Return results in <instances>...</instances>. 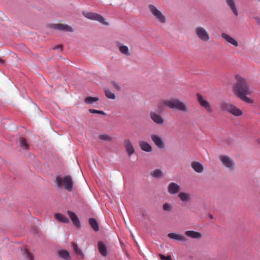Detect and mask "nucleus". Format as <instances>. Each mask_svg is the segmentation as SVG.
Instances as JSON below:
<instances>
[{
	"instance_id": "48",
	"label": "nucleus",
	"mask_w": 260,
	"mask_h": 260,
	"mask_svg": "<svg viewBox=\"0 0 260 260\" xmlns=\"http://www.w3.org/2000/svg\"><path fill=\"white\" fill-rule=\"evenodd\" d=\"M259 2H260V0H258Z\"/></svg>"
},
{
	"instance_id": "45",
	"label": "nucleus",
	"mask_w": 260,
	"mask_h": 260,
	"mask_svg": "<svg viewBox=\"0 0 260 260\" xmlns=\"http://www.w3.org/2000/svg\"><path fill=\"white\" fill-rule=\"evenodd\" d=\"M209 217L211 219H212L213 218V215L212 214H209Z\"/></svg>"
},
{
	"instance_id": "28",
	"label": "nucleus",
	"mask_w": 260,
	"mask_h": 260,
	"mask_svg": "<svg viewBox=\"0 0 260 260\" xmlns=\"http://www.w3.org/2000/svg\"><path fill=\"white\" fill-rule=\"evenodd\" d=\"M59 256L66 260H69L70 259V253L67 250H60L58 251Z\"/></svg>"
},
{
	"instance_id": "8",
	"label": "nucleus",
	"mask_w": 260,
	"mask_h": 260,
	"mask_svg": "<svg viewBox=\"0 0 260 260\" xmlns=\"http://www.w3.org/2000/svg\"><path fill=\"white\" fill-rule=\"evenodd\" d=\"M197 96L198 101L201 106L205 108L209 112L211 113L213 112V110L211 108L209 102L207 101L204 100L201 94L198 93L197 94Z\"/></svg>"
},
{
	"instance_id": "6",
	"label": "nucleus",
	"mask_w": 260,
	"mask_h": 260,
	"mask_svg": "<svg viewBox=\"0 0 260 260\" xmlns=\"http://www.w3.org/2000/svg\"><path fill=\"white\" fill-rule=\"evenodd\" d=\"M148 8L150 12L153 14L157 21L162 23L166 22V19L165 16L156 8L155 6L153 5H149L148 6Z\"/></svg>"
},
{
	"instance_id": "34",
	"label": "nucleus",
	"mask_w": 260,
	"mask_h": 260,
	"mask_svg": "<svg viewBox=\"0 0 260 260\" xmlns=\"http://www.w3.org/2000/svg\"><path fill=\"white\" fill-rule=\"evenodd\" d=\"M99 138L102 140L104 141H112V138L108 135H100L99 136Z\"/></svg>"
},
{
	"instance_id": "42",
	"label": "nucleus",
	"mask_w": 260,
	"mask_h": 260,
	"mask_svg": "<svg viewBox=\"0 0 260 260\" xmlns=\"http://www.w3.org/2000/svg\"><path fill=\"white\" fill-rule=\"evenodd\" d=\"M131 238H132L133 239V240H134V242H135V244H136V245L137 246H138V243H137V242L136 241V240L135 239L134 237V236H133V235L132 234V233H131Z\"/></svg>"
},
{
	"instance_id": "4",
	"label": "nucleus",
	"mask_w": 260,
	"mask_h": 260,
	"mask_svg": "<svg viewBox=\"0 0 260 260\" xmlns=\"http://www.w3.org/2000/svg\"><path fill=\"white\" fill-rule=\"evenodd\" d=\"M220 108L222 111H226L235 116H240L243 114L242 110L240 109L237 108L234 105L226 102H222L220 105Z\"/></svg>"
},
{
	"instance_id": "9",
	"label": "nucleus",
	"mask_w": 260,
	"mask_h": 260,
	"mask_svg": "<svg viewBox=\"0 0 260 260\" xmlns=\"http://www.w3.org/2000/svg\"><path fill=\"white\" fill-rule=\"evenodd\" d=\"M151 138L155 145V146L160 149H163L165 148V144L161 137L157 135H152Z\"/></svg>"
},
{
	"instance_id": "43",
	"label": "nucleus",
	"mask_w": 260,
	"mask_h": 260,
	"mask_svg": "<svg viewBox=\"0 0 260 260\" xmlns=\"http://www.w3.org/2000/svg\"><path fill=\"white\" fill-rule=\"evenodd\" d=\"M135 152V149L133 146L131 145V155Z\"/></svg>"
},
{
	"instance_id": "40",
	"label": "nucleus",
	"mask_w": 260,
	"mask_h": 260,
	"mask_svg": "<svg viewBox=\"0 0 260 260\" xmlns=\"http://www.w3.org/2000/svg\"><path fill=\"white\" fill-rule=\"evenodd\" d=\"M255 20L256 21L257 23L259 25H260V18L258 17H254Z\"/></svg>"
},
{
	"instance_id": "13",
	"label": "nucleus",
	"mask_w": 260,
	"mask_h": 260,
	"mask_svg": "<svg viewBox=\"0 0 260 260\" xmlns=\"http://www.w3.org/2000/svg\"><path fill=\"white\" fill-rule=\"evenodd\" d=\"M220 159L226 168L232 169L234 167V161L231 159L228 156L222 155L220 156Z\"/></svg>"
},
{
	"instance_id": "2",
	"label": "nucleus",
	"mask_w": 260,
	"mask_h": 260,
	"mask_svg": "<svg viewBox=\"0 0 260 260\" xmlns=\"http://www.w3.org/2000/svg\"><path fill=\"white\" fill-rule=\"evenodd\" d=\"M164 104L171 109L186 113L188 109L186 104L177 99H172L170 100H165Z\"/></svg>"
},
{
	"instance_id": "24",
	"label": "nucleus",
	"mask_w": 260,
	"mask_h": 260,
	"mask_svg": "<svg viewBox=\"0 0 260 260\" xmlns=\"http://www.w3.org/2000/svg\"><path fill=\"white\" fill-rule=\"evenodd\" d=\"M72 245L74 251L76 253V254L80 256L81 258H83L84 255L81 249L78 247V245L75 242H72Z\"/></svg>"
},
{
	"instance_id": "26",
	"label": "nucleus",
	"mask_w": 260,
	"mask_h": 260,
	"mask_svg": "<svg viewBox=\"0 0 260 260\" xmlns=\"http://www.w3.org/2000/svg\"><path fill=\"white\" fill-rule=\"evenodd\" d=\"M117 46L119 48V51L121 53L124 55H128V48L127 46L123 45L119 42L117 43Z\"/></svg>"
},
{
	"instance_id": "25",
	"label": "nucleus",
	"mask_w": 260,
	"mask_h": 260,
	"mask_svg": "<svg viewBox=\"0 0 260 260\" xmlns=\"http://www.w3.org/2000/svg\"><path fill=\"white\" fill-rule=\"evenodd\" d=\"M152 177L155 178H160L164 176L162 172L160 169H155L150 172Z\"/></svg>"
},
{
	"instance_id": "39",
	"label": "nucleus",
	"mask_w": 260,
	"mask_h": 260,
	"mask_svg": "<svg viewBox=\"0 0 260 260\" xmlns=\"http://www.w3.org/2000/svg\"><path fill=\"white\" fill-rule=\"evenodd\" d=\"M164 104H162L161 103H159L158 104L157 108L159 112H161L164 110Z\"/></svg>"
},
{
	"instance_id": "27",
	"label": "nucleus",
	"mask_w": 260,
	"mask_h": 260,
	"mask_svg": "<svg viewBox=\"0 0 260 260\" xmlns=\"http://www.w3.org/2000/svg\"><path fill=\"white\" fill-rule=\"evenodd\" d=\"M89 222L93 230L97 232L99 230V225L96 220L93 218H90L89 219Z\"/></svg>"
},
{
	"instance_id": "23",
	"label": "nucleus",
	"mask_w": 260,
	"mask_h": 260,
	"mask_svg": "<svg viewBox=\"0 0 260 260\" xmlns=\"http://www.w3.org/2000/svg\"><path fill=\"white\" fill-rule=\"evenodd\" d=\"M222 36L227 42L234 46L236 47L238 46V42L230 36L225 34H222Z\"/></svg>"
},
{
	"instance_id": "29",
	"label": "nucleus",
	"mask_w": 260,
	"mask_h": 260,
	"mask_svg": "<svg viewBox=\"0 0 260 260\" xmlns=\"http://www.w3.org/2000/svg\"><path fill=\"white\" fill-rule=\"evenodd\" d=\"M19 141L21 148L25 150H28L29 149V145L24 138H20Z\"/></svg>"
},
{
	"instance_id": "35",
	"label": "nucleus",
	"mask_w": 260,
	"mask_h": 260,
	"mask_svg": "<svg viewBox=\"0 0 260 260\" xmlns=\"http://www.w3.org/2000/svg\"><path fill=\"white\" fill-rule=\"evenodd\" d=\"M158 256L161 260H173L171 255L166 256L162 254L159 253Z\"/></svg>"
},
{
	"instance_id": "15",
	"label": "nucleus",
	"mask_w": 260,
	"mask_h": 260,
	"mask_svg": "<svg viewBox=\"0 0 260 260\" xmlns=\"http://www.w3.org/2000/svg\"><path fill=\"white\" fill-rule=\"evenodd\" d=\"M168 236L169 238L181 242H185L186 239L185 237L180 234L175 233H170L168 234Z\"/></svg>"
},
{
	"instance_id": "17",
	"label": "nucleus",
	"mask_w": 260,
	"mask_h": 260,
	"mask_svg": "<svg viewBox=\"0 0 260 260\" xmlns=\"http://www.w3.org/2000/svg\"><path fill=\"white\" fill-rule=\"evenodd\" d=\"M227 5L230 7L233 13L237 16L238 15V12L234 0H225Z\"/></svg>"
},
{
	"instance_id": "12",
	"label": "nucleus",
	"mask_w": 260,
	"mask_h": 260,
	"mask_svg": "<svg viewBox=\"0 0 260 260\" xmlns=\"http://www.w3.org/2000/svg\"><path fill=\"white\" fill-rule=\"evenodd\" d=\"M150 117L153 122L156 124H162L164 123V120L162 117L155 112H151L150 113Z\"/></svg>"
},
{
	"instance_id": "31",
	"label": "nucleus",
	"mask_w": 260,
	"mask_h": 260,
	"mask_svg": "<svg viewBox=\"0 0 260 260\" xmlns=\"http://www.w3.org/2000/svg\"><path fill=\"white\" fill-rule=\"evenodd\" d=\"M106 96L110 99L114 100L115 99V95L114 93L112 92L108 89H105L104 90Z\"/></svg>"
},
{
	"instance_id": "14",
	"label": "nucleus",
	"mask_w": 260,
	"mask_h": 260,
	"mask_svg": "<svg viewBox=\"0 0 260 260\" xmlns=\"http://www.w3.org/2000/svg\"><path fill=\"white\" fill-rule=\"evenodd\" d=\"M68 214L70 216L71 220L72 221L74 225L77 228H80V222L78 219V217L76 215V214L74 212L71 211H68Z\"/></svg>"
},
{
	"instance_id": "18",
	"label": "nucleus",
	"mask_w": 260,
	"mask_h": 260,
	"mask_svg": "<svg viewBox=\"0 0 260 260\" xmlns=\"http://www.w3.org/2000/svg\"><path fill=\"white\" fill-rule=\"evenodd\" d=\"M191 166L197 173H201L204 171L203 166L198 161H193Z\"/></svg>"
},
{
	"instance_id": "1",
	"label": "nucleus",
	"mask_w": 260,
	"mask_h": 260,
	"mask_svg": "<svg viewBox=\"0 0 260 260\" xmlns=\"http://www.w3.org/2000/svg\"><path fill=\"white\" fill-rule=\"evenodd\" d=\"M235 78L237 82L233 86L234 94L243 101L248 104H252L253 101L247 96L250 93L246 79L238 75H236Z\"/></svg>"
},
{
	"instance_id": "44",
	"label": "nucleus",
	"mask_w": 260,
	"mask_h": 260,
	"mask_svg": "<svg viewBox=\"0 0 260 260\" xmlns=\"http://www.w3.org/2000/svg\"><path fill=\"white\" fill-rule=\"evenodd\" d=\"M4 62H5L4 60H3L2 59L0 58V63L2 64H4Z\"/></svg>"
},
{
	"instance_id": "21",
	"label": "nucleus",
	"mask_w": 260,
	"mask_h": 260,
	"mask_svg": "<svg viewBox=\"0 0 260 260\" xmlns=\"http://www.w3.org/2000/svg\"><path fill=\"white\" fill-rule=\"evenodd\" d=\"M191 195L189 193L181 192L178 194V197L183 203H187L190 200Z\"/></svg>"
},
{
	"instance_id": "33",
	"label": "nucleus",
	"mask_w": 260,
	"mask_h": 260,
	"mask_svg": "<svg viewBox=\"0 0 260 260\" xmlns=\"http://www.w3.org/2000/svg\"><path fill=\"white\" fill-rule=\"evenodd\" d=\"M172 208V206L168 203H165L162 206V209L166 212L171 211Z\"/></svg>"
},
{
	"instance_id": "38",
	"label": "nucleus",
	"mask_w": 260,
	"mask_h": 260,
	"mask_svg": "<svg viewBox=\"0 0 260 260\" xmlns=\"http://www.w3.org/2000/svg\"><path fill=\"white\" fill-rule=\"evenodd\" d=\"M111 84H112V85L113 86V87L117 90H120V86L117 84L114 81H112L111 82Z\"/></svg>"
},
{
	"instance_id": "5",
	"label": "nucleus",
	"mask_w": 260,
	"mask_h": 260,
	"mask_svg": "<svg viewBox=\"0 0 260 260\" xmlns=\"http://www.w3.org/2000/svg\"><path fill=\"white\" fill-rule=\"evenodd\" d=\"M83 15L89 19L98 21L106 25H108V23L105 21V19L102 16L97 13L84 11Z\"/></svg>"
},
{
	"instance_id": "20",
	"label": "nucleus",
	"mask_w": 260,
	"mask_h": 260,
	"mask_svg": "<svg viewBox=\"0 0 260 260\" xmlns=\"http://www.w3.org/2000/svg\"><path fill=\"white\" fill-rule=\"evenodd\" d=\"M98 248L99 252L103 256H106L107 255V250L106 246L103 242H99Z\"/></svg>"
},
{
	"instance_id": "36",
	"label": "nucleus",
	"mask_w": 260,
	"mask_h": 260,
	"mask_svg": "<svg viewBox=\"0 0 260 260\" xmlns=\"http://www.w3.org/2000/svg\"><path fill=\"white\" fill-rule=\"evenodd\" d=\"M125 146L128 154L130 155V141L129 140L125 141Z\"/></svg>"
},
{
	"instance_id": "11",
	"label": "nucleus",
	"mask_w": 260,
	"mask_h": 260,
	"mask_svg": "<svg viewBox=\"0 0 260 260\" xmlns=\"http://www.w3.org/2000/svg\"><path fill=\"white\" fill-rule=\"evenodd\" d=\"M52 28L64 31L73 32L74 31L73 28L71 26L64 24H54L52 25Z\"/></svg>"
},
{
	"instance_id": "32",
	"label": "nucleus",
	"mask_w": 260,
	"mask_h": 260,
	"mask_svg": "<svg viewBox=\"0 0 260 260\" xmlns=\"http://www.w3.org/2000/svg\"><path fill=\"white\" fill-rule=\"evenodd\" d=\"M23 254L24 256L27 259V260H34L33 255L29 252L27 249H25L23 251Z\"/></svg>"
},
{
	"instance_id": "47",
	"label": "nucleus",
	"mask_w": 260,
	"mask_h": 260,
	"mask_svg": "<svg viewBox=\"0 0 260 260\" xmlns=\"http://www.w3.org/2000/svg\"><path fill=\"white\" fill-rule=\"evenodd\" d=\"M257 143L260 144V139L257 140Z\"/></svg>"
},
{
	"instance_id": "10",
	"label": "nucleus",
	"mask_w": 260,
	"mask_h": 260,
	"mask_svg": "<svg viewBox=\"0 0 260 260\" xmlns=\"http://www.w3.org/2000/svg\"><path fill=\"white\" fill-rule=\"evenodd\" d=\"M181 187L175 182H171L168 186V191L171 194H175L178 193Z\"/></svg>"
},
{
	"instance_id": "30",
	"label": "nucleus",
	"mask_w": 260,
	"mask_h": 260,
	"mask_svg": "<svg viewBox=\"0 0 260 260\" xmlns=\"http://www.w3.org/2000/svg\"><path fill=\"white\" fill-rule=\"evenodd\" d=\"M98 97L87 96L85 99V102L88 104H92L94 102H96L99 101Z\"/></svg>"
},
{
	"instance_id": "37",
	"label": "nucleus",
	"mask_w": 260,
	"mask_h": 260,
	"mask_svg": "<svg viewBox=\"0 0 260 260\" xmlns=\"http://www.w3.org/2000/svg\"><path fill=\"white\" fill-rule=\"evenodd\" d=\"M90 113H94V114H103V115H105V113L103 112V111H100V110H95V109H89V110Z\"/></svg>"
},
{
	"instance_id": "16",
	"label": "nucleus",
	"mask_w": 260,
	"mask_h": 260,
	"mask_svg": "<svg viewBox=\"0 0 260 260\" xmlns=\"http://www.w3.org/2000/svg\"><path fill=\"white\" fill-rule=\"evenodd\" d=\"M185 235L193 239H200L202 237V235L199 232L193 231H187L185 232Z\"/></svg>"
},
{
	"instance_id": "46",
	"label": "nucleus",
	"mask_w": 260,
	"mask_h": 260,
	"mask_svg": "<svg viewBox=\"0 0 260 260\" xmlns=\"http://www.w3.org/2000/svg\"><path fill=\"white\" fill-rule=\"evenodd\" d=\"M124 218V222L125 223V225L128 228V225H127V221H126L125 219Z\"/></svg>"
},
{
	"instance_id": "19",
	"label": "nucleus",
	"mask_w": 260,
	"mask_h": 260,
	"mask_svg": "<svg viewBox=\"0 0 260 260\" xmlns=\"http://www.w3.org/2000/svg\"><path fill=\"white\" fill-rule=\"evenodd\" d=\"M139 146L141 147V149L144 151L147 152H150L152 151V147L147 142H146L145 141H140L139 142Z\"/></svg>"
},
{
	"instance_id": "3",
	"label": "nucleus",
	"mask_w": 260,
	"mask_h": 260,
	"mask_svg": "<svg viewBox=\"0 0 260 260\" xmlns=\"http://www.w3.org/2000/svg\"><path fill=\"white\" fill-rule=\"evenodd\" d=\"M56 183L59 188L63 187L65 189L69 191H72L73 189L74 182L71 176H65L63 177L57 176Z\"/></svg>"
},
{
	"instance_id": "22",
	"label": "nucleus",
	"mask_w": 260,
	"mask_h": 260,
	"mask_svg": "<svg viewBox=\"0 0 260 260\" xmlns=\"http://www.w3.org/2000/svg\"><path fill=\"white\" fill-rule=\"evenodd\" d=\"M55 218L59 221V222L62 223H68L70 222L69 219L66 217L65 215L60 214V213H56L55 214Z\"/></svg>"
},
{
	"instance_id": "7",
	"label": "nucleus",
	"mask_w": 260,
	"mask_h": 260,
	"mask_svg": "<svg viewBox=\"0 0 260 260\" xmlns=\"http://www.w3.org/2000/svg\"><path fill=\"white\" fill-rule=\"evenodd\" d=\"M197 36L202 41H207L209 40V36L206 29L201 26L196 28Z\"/></svg>"
},
{
	"instance_id": "41",
	"label": "nucleus",
	"mask_w": 260,
	"mask_h": 260,
	"mask_svg": "<svg viewBox=\"0 0 260 260\" xmlns=\"http://www.w3.org/2000/svg\"><path fill=\"white\" fill-rule=\"evenodd\" d=\"M54 49H60L61 50H62V45H58L57 46H56Z\"/></svg>"
}]
</instances>
